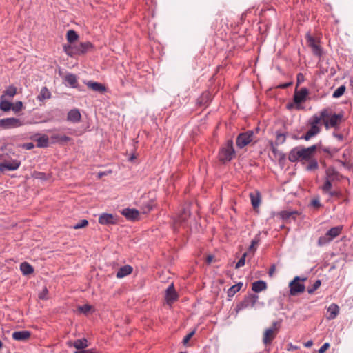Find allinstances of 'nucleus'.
Instances as JSON below:
<instances>
[{"label": "nucleus", "instance_id": "f257e3e1", "mask_svg": "<svg viewBox=\"0 0 353 353\" xmlns=\"http://www.w3.org/2000/svg\"><path fill=\"white\" fill-rule=\"evenodd\" d=\"M235 156V150L233 146V141L229 139L221 147L219 152V159L223 163L230 162Z\"/></svg>", "mask_w": 353, "mask_h": 353}, {"label": "nucleus", "instance_id": "f03ea898", "mask_svg": "<svg viewBox=\"0 0 353 353\" xmlns=\"http://www.w3.org/2000/svg\"><path fill=\"white\" fill-rule=\"evenodd\" d=\"M310 158L306 148L301 145L292 148L288 155L289 161L292 163L300 160H310Z\"/></svg>", "mask_w": 353, "mask_h": 353}, {"label": "nucleus", "instance_id": "7ed1b4c3", "mask_svg": "<svg viewBox=\"0 0 353 353\" xmlns=\"http://www.w3.org/2000/svg\"><path fill=\"white\" fill-rule=\"evenodd\" d=\"M259 299V296L256 294H248L245 296L244 299L240 301L235 308L238 313L239 311L246 309L249 307H253Z\"/></svg>", "mask_w": 353, "mask_h": 353}, {"label": "nucleus", "instance_id": "20e7f679", "mask_svg": "<svg viewBox=\"0 0 353 353\" xmlns=\"http://www.w3.org/2000/svg\"><path fill=\"white\" fill-rule=\"evenodd\" d=\"M305 280H306V278L301 279L298 276H295L294 279L289 283L290 294L292 296H296L298 294L303 292L305 287L304 284L301 283L300 281Z\"/></svg>", "mask_w": 353, "mask_h": 353}, {"label": "nucleus", "instance_id": "39448f33", "mask_svg": "<svg viewBox=\"0 0 353 353\" xmlns=\"http://www.w3.org/2000/svg\"><path fill=\"white\" fill-rule=\"evenodd\" d=\"M254 139V132L248 130L245 132L240 133L236 140V146L239 148H243L248 145Z\"/></svg>", "mask_w": 353, "mask_h": 353}, {"label": "nucleus", "instance_id": "423d86ee", "mask_svg": "<svg viewBox=\"0 0 353 353\" xmlns=\"http://www.w3.org/2000/svg\"><path fill=\"white\" fill-rule=\"evenodd\" d=\"M23 125V121L15 117H9L0 119V128L3 129H11L21 127Z\"/></svg>", "mask_w": 353, "mask_h": 353}, {"label": "nucleus", "instance_id": "0eeeda50", "mask_svg": "<svg viewBox=\"0 0 353 353\" xmlns=\"http://www.w3.org/2000/svg\"><path fill=\"white\" fill-rule=\"evenodd\" d=\"M343 114H333L330 113L328 118L323 119V124L326 130L330 128H334L335 130L339 128V123L341 121Z\"/></svg>", "mask_w": 353, "mask_h": 353}, {"label": "nucleus", "instance_id": "6e6552de", "mask_svg": "<svg viewBox=\"0 0 353 353\" xmlns=\"http://www.w3.org/2000/svg\"><path fill=\"white\" fill-rule=\"evenodd\" d=\"M305 38L308 46L312 49L313 54L321 57L323 55V50L321 46L318 43V41L309 33L306 34Z\"/></svg>", "mask_w": 353, "mask_h": 353}, {"label": "nucleus", "instance_id": "1a4fd4ad", "mask_svg": "<svg viewBox=\"0 0 353 353\" xmlns=\"http://www.w3.org/2000/svg\"><path fill=\"white\" fill-rule=\"evenodd\" d=\"M330 117V111L327 109H323L320 112V114H314L313 115L309 120L308 123L311 128H314L316 130H320L321 128L318 126V124L320 123L321 120L323 121V119L328 118Z\"/></svg>", "mask_w": 353, "mask_h": 353}, {"label": "nucleus", "instance_id": "9d476101", "mask_svg": "<svg viewBox=\"0 0 353 353\" xmlns=\"http://www.w3.org/2000/svg\"><path fill=\"white\" fill-rule=\"evenodd\" d=\"M190 216V209L188 208H183L174 220V227L185 226Z\"/></svg>", "mask_w": 353, "mask_h": 353}, {"label": "nucleus", "instance_id": "9b49d317", "mask_svg": "<svg viewBox=\"0 0 353 353\" xmlns=\"http://www.w3.org/2000/svg\"><path fill=\"white\" fill-rule=\"evenodd\" d=\"M21 165V161L17 159H12L11 161H2L0 164V172L4 173L6 171L17 170Z\"/></svg>", "mask_w": 353, "mask_h": 353}, {"label": "nucleus", "instance_id": "f8f14e48", "mask_svg": "<svg viewBox=\"0 0 353 353\" xmlns=\"http://www.w3.org/2000/svg\"><path fill=\"white\" fill-rule=\"evenodd\" d=\"M98 221L101 225H115L118 223V217L112 214L103 213L99 216Z\"/></svg>", "mask_w": 353, "mask_h": 353}, {"label": "nucleus", "instance_id": "ddd939ff", "mask_svg": "<svg viewBox=\"0 0 353 353\" xmlns=\"http://www.w3.org/2000/svg\"><path fill=\"white\" fill-rule=\"evenodd\" d=\"M309 91L306 88H302L299 90L296 89L294 94V102L296 104H300L306 100Z\"/></svg>", "mask_w": 353, "mask_h": 353}, {"label": "nucleus", "instance_id": "4468645a", "mask_svg": "<svg viewBox=\"0 0 353 353\" xmlns=\"http://www.w3.org/2000/svg\"><path fill=\"white\" fill-rule=\"evenodd\" d=\"M178 299V294L173 283H171L165 290V299L168 304H172Z\"/></svg>", "mask_w": 353, "mask_h": 353}, {"label": "nucleus", "instance_id": "2eb2a0df", "mask_svg": "<svg viewBox=\"0 0 353 353\" xmlns=\"http://www.w3.org/2000/svg\"><path fill=\"white\" fill-rule=\"evenodd\" d=\"M280 218L285 221L290 222L291 220H296V216L300 214L297 210H283L278 214Z\"/></svg>", "mask_w": 353, "mask_h": 353}, {"label": "nucleus", "instance_id": "dca6fc26", "mask_svg": "<svg viewBox=\"0 0 353 353\" xmlns=\"http://www.w3.org/2000/svg\"><path fill=\"white\" fill-rule=\"evenodd\" d=\"M121 214L128 220L136 221L139 218V212L134 208H125L122 210Z\"/></svg>", "mask_w": 353, "mask_h": 353}, {"label": "nucleus", "instance_id": "f3484780", "mask_svg": "<svg viewBox=\"0 0 353 353\" xmlns=\"http://www.w3.org/2000/svg\"><path fill=\"white\" fill-rule=\"evenodd\" d=\"M30 336L31 333L28 330L16 331L12 334V339L17 341H26Z\"/></svg>", "mask_w": 353, "mask_h": 353}, {"label": "nucleus", "instance_id": "a211bd4d", "mask_svg": "<svg viewBox=\"0 0 353 353\" xmlns=\"http://www.w3.org/2000/svg\"><path fill=\"white\" fill-rule=\"evenodd\" d=\"M81 115L78 109L74 108L68 113L67 121L73 123H79L81 121Z\"/></svg>", "mask_w": 353, "mask_h": 353}, {"label": "nucleus", "instance_id": "6ab92c4d", "mask_svg": "<svg viewBox=\"0 0 353 353\" xmlns=\"http://www.w3.org/2000/svg\"><path fill=\"white\" fill-rule=\"evenodd\" d=\"M276 337V333L274 332L273 328H268L265 330L263 337V342L265 345H270L272 343L274 339Z\"/></svg>", "mask_w": 353, "mask_h": 353}, {"label": "nucleus", "instance_id": "aec40b11", "mask_svg": "<svg viewBox=\"0 0 353 353\" xmlns=\"http://www.w3.org/2000/svg\"><path fill=\"white\" fill-rule=\"evenodd\" d=\"M85 83L89 88L92 89V90H94L95 92L103 93L106 91L105 86L101 83H98V82H95V81H88L85 82Z\"/></svg>", "mask_w": 353, "mask_h": 353}, {"label": "nucleus", "instance_id": "412c9836", "mask_svg": "<svg viewBox=\"0 0 353 353\" xmlns=\"http://www.w3.org/2000/svg\"><path fill=\"white\" fill-rule=\"evenodd\" d=\"M133 268L130 265H125L121 267L116 274L118 279L123 278L132 272Z\"/></svg>", "mask_w": 353, "mask_h": 353}, {"label": "nucleus", "instance_id": "4be33fe9", "mask_svg": "<svg viewBox=\"0 0 353 353\" xmlns=\"http://www.w3.org/2000/svg\"><path fill=\"white\" fill-rule=\"evenodd\" d=\"M77 55L83 54L86 53L90 49L93 48V45L89 42L81 43L79 46H77Z\"/></svg>", "mask_w": 353, "mask_h": 353}, {"label": "nucleus", "instance_id": "5701e85b", "mask_svg": "<svg viewBox=\"0 0 353 353\" xmlns=\"http://www.w3.org/2000/svg\"><path fill=\"white\" fill-rule=\"evenodd\" d=\"M327 313L328 315L327 316V319L328 320L334 319L339 313V306L335 303L331 304L327 309Z\"/></svg>", "mask_w": 353, "mask_h": 353}, {"label": "nucleus", "instance_id": "b1692460", "mask_svg": "<svg viewBox=\"0 0 353 353\" xmlns=\"http://www.w3.org/2000/svg\"><path fill=\"white\" fill-rule=\"evenodd\" d=\"M267 289V283L263 280L256 281L252 284V290L256 293Z\"/></svg>", "mask_w": 353, "mask_h": 353}, {"label": "nucleus", "instance_id": "393cba45", "mask_svg": "<svg viewBox=\"0 0 353 353\" xmlns=\"http://www.w3.org/2000/svg\"><path fill=\"white\" fill-rule=\"evenodd\" d=\"M70 345H72L77 350H84L85 348L88 347V342L85 338L77 339L72 343L70 342Z\"/></svg>", "mask_w": 353, "mask_h": 353}, {"label": "nucleus", "instance_id": "a878e982", "mask_svg": "<svg viewBox=\"0 0 353 353\" xmlns=\"http://www.w3.org/2000/svg\"><path fill=\"white\" fill-rule=\"evenodd\" d=\"M53 143H64L70 141L71 138L66 135H60L58 134H54L50 137Z\"/></svg>", "mask_w": 353, "mask_h": 353}, {"label": "nucleus", "instance_id": "bb28decb", "mask_svg": "<svg viewBox=\"0 0 353 353\" xmlns=\"http://www.w3.org/2000/svg\"><path fill=\"white\" fill-rule=\"evenodd\" d=\"M154 206H155L154 201L152 199H150L148 201L143 202L141 204V210L142 213L148 214V212H150L151 210H153Z\"/></svg>", "mask_w": 353, "mask_h": 353}, {"label": "nucleus", "instance_id": "cd10ccee", "mask_svg": "<svg viewBox=\"0 0 353 353\" xmlns=\"http://www.w3.org/2000/svg\"><path fill=\"white\" fill-rule=\"evenodd\" d=\"M65 82L71 88H77L78 81L77 76L74 74H68L64 77Z\"/></svg>", "mask_w": 353, "mask_h": 353}, {"label": "nucleus", "instance_id": "c85d7f7f", "mask_svg": "<svg viewBox=\"0 0 353 353\" xmlns=\"http://www.w3.org/2000/svg\"><path fill=\"white\" fill-rule=\"evenodd\" d=\"M320 151H322L327 154L328 157H332L335 154H336L339 149L336 148H332L329 146H324L321 143L320 144Z\"/></svg>", "mask_w": 353, "mask_h": 353}, {"label": "nucleus", "instance_id": "c756f323", "mask_svg": "<svg viewBox=\"0 0 353 353\" xmlns=\"http://www.w3.org/2000/svg\"><path fill=\"white\" fill-rule=\"evenodd\" d=\"M20 270L23 275H29L34 272V268L28 262H23L20 265Z\"/></svg>", "mask_w": 353, "mask_h": 353}, {"label": "nucleus", "instance_id": "7c9ffc66", "mask_svg": "<svg viewBox=\"0 0 353 353\" xmlns=\"http://www.w3.org/2000/svg\"><path fill=\"white\" fill-rule=\"evenodd\" d=\"M342 226H336V227H333L332 228H330L327 232V235L329 236L330 237V239H332L333 240L334 238H336V236H338L341 230H342Z\"/></svg>", "mask_w": 353, "mask_h": 353}, {"label": "nucleus", "instance_id": "2f4dec72", "mask_svg": "<svg viewBox=\"0 0 353 353\" xmlns=\"http://www.w3.org/2000/svg\"><path fill=\"white\" fill-rule=\"evenodd\" d=\"M250 197L251 203H252V207L254 209H256V208H258L259 206L260 203H261V196H260L259 192H256L255 194L250 193Z\"/></svg>", "mask_w": 353, "mask_h": 353}, {"label": "nucleus", "instance_id": "473e14b6", "mask_svg": "<svg viewBox=\"0 0 353 353\" xmlns=\"http://www.w3.org/2000/svg\"><path fill=\"white\" fill-rule=\"evenodd\" d=\"M320 132V130H316L314 127L310 128V130L303 136L300 137L301 139L309 141L312 137L316 136Z\"/></svg>", "mask_w": 353, "mask_h": 353}, {"label": "nucleus", "instance_id": "72a5a7b5", "mask_svg": "<svg viewBox=\"0 0 353 353\" xmlns=\"http://www.w3.org/2000/svg\"><path fill=\"white\" fill-rule=\"evenodd\" d=\"M51 97V92L46 87H43L40 91L39 94L37 96V99L40 101H43L46 99H48Z\"/></svg>", "mask_w": 353, "mask_h": 353}, {"label": "nucleus", "instance_id": "f704fd0d", "mask_svg": "<svg viewBox=\"0 0 353 353\" xmlns=\"http://www.w3.org/2000/svg\"><path fill=\"white\" fill-rule=\"evenodd\" d=\"M325 179H329L331 181L334 180L339 176V172L333 167H329L325 170Z\"/></svg>", "mask_w": 353, "mask_h": 353}, {"label": "nucleus", "instance_id": "c9c22d12", "mask_svg": "<svg viewBox=\"0 0 353 353\" xmlns=\"http://www.w3.org/2000/svg\"><path fill=\"white\" fill-rule=\"evenodd\" d=\"M48 143L49 139L47 135H42L37 139V144L39 148H47Z\"/></svg>", "mask_w": 353, "mask_h": 353}, {"label": "nucleus", "instance_id": "e433bc0d", "mask_svg": "<svg viewBox=\"0 0 353 353\" xmlns=\"http://www.w3.org/2000/svg\"><path fill=\"white\" fill-rule=\"evenodd\" d=\"M307 161L308 163L305 168L307 171H313L319 168V163L316 159L311 157L310 159Z\"/></svg>", "mask_w": 353, "mask_h": 353}, {"label": "nucleus", "instance_id": "4c0bfd02", "mask_svg": "<svg viewBox=\"0 0 353 353\" xmlns=\"http://www.w3.org/2000/svg\"><path fill=\"white\" fill-rule=\"evenodd\" d=\"M286 140V135L285 133L280 131L276 132L275 145H279L285 143Z\"/></svg>", "mask_w": 353, "mask_h": 353}, {"label": "nucleus", "instance_id": "58836bf2", "mask_svg": "<svg viewBox=\"0 0 353 353\" xmlns=\"http://www.w3.org/2000/svg\"><path fill=\"white\" fill-rule=\"evenodd\" d=\"M260 242V232H259L255 237L252 240L251 244L248 248L249 251L252 252L254 253V252L256 250V248L255 247Z\"/></svg>", "mask_w": 353, "mask_h": 353}, {"label": "nucleus", "instance_id": "ea45409f", "mask_svg": "<svg viewBox=\"0 0 353 353\" xmlns=\"http://www.w3.org/2000/svg\"><path fill=\"white\" fill-rule=\"evenodd\" d=\"M67 40L69 43H73L74 41H77L79 38V35L77 34V33L73 30H70L67 32Z\"/></svg>", "mask_w": 353, "mask_h": 353}, {"label": "nucleus", "instance_id": "a19ab883", "mask_svg": "<svg viewBox=\"0 0 353 353\" xmlns=\"http://www.w3.org/2000/svg\"><path fill=\"white\" fill-rule=\"evenodd\" d=\"M64 52L69 56L73 57L77 54V47L71 45H65L63 46Z\"/></svg>", "mask_w": 353, "mask_h": 353}, {"label": "nucleus", "instance_id": "79ce46f5", "mask_svg": "<svg viewBox=\"0 0 353 353\" xmlns=\"http://www.w3.org/2000/svg\"><path fill=\"white\" fill-rule=\"evenodd\" d=\"M12 103L6 100H1L0 110L3 112H8L12 109Z\"/></svg>", "mask_w": 353, "mask_h": 353}, {"label": "nucleus", "instance_id": "37998d69", "mask_svg": "<svg viewBox=\"0 0 353 353\" xmlns=\"http://www.w3.org/2000/svg\"><path fill=\"white\" fill-rule=\"evenodd\" d=\"M346 87L344 85L339 86L332 94L333 98H339L345 92Z\"/></svg>", "mask_w": 353, "mask_h": 353}, {"label": "nucleus", "instance_id": "c03bdc74", "mask_svg": "<svg viewBox=\"0 0 353 353\" xmlns=\"http://www.w3.org/2000/svg\"><path fill=\"white\" fill-rule=\"evenodd\" d=\"M332 241V239H330L329 236H327V234H325L324 236H320L319 238L317 244L319 246H323L329 243Z\"/></svg>", "mask_w": 353, "mask_h": 353}, {"label": "nucleus", "instance_id": "a18cd8bd", "mask_svg": "<svg viewBox=\"0 0 353 353\" xmlns=\"http://www.w3.org/2000/svg\"><path fill=\"white\" fill-rule=\"evenodd\" d=\"M321 284V280L318 279V280L315 281L311 287L307 288L308 294H313L320 287Z\"/></svg>", "mask_w": 353, "mask_h": 353}, {"label": "nucleus", "instance_id": "49530a36", "mask_svg": "<svg viewBox=\"0 0 353 353\" xmlns=\"http://www.w3.org/2000/svg\"><path fill=\"white\" fill-rule=\"evenodd\" d=\"M320 144H321V142H319L317 144H314L312 146H310L308 148H306L307 152H308L309 155L310 156V157H312L314 153L315 152V151L316 150H320Z\"/></svg>", "mask_w": 353, "mask_h": 353}, {"label": "nucleus", "instance_id": "de8ad7c7", "mask_svg": "<svg viewBox=\"0 0 353 353\" xmlns=\"http://www.w3.org/2000/svg\"><path fill=\"white\" fill-rule=\"evenodd\" d=\"M32 176L34 179H40V180H42V181H46V180H47L48 179V177L46 175V174L44 173V172H34L32 174Z\"/></svg>", "mask_w": 353, "mask_h": 353}, {"label": "nucleus", "instance_id": "09e8293b", "mask_svg": "<svg viewBox=\"0 0 353 353\" xmlns=\"http://www.w3.org/2000/svg\"><path fill=\"white\" fill-rule=\"evenodd\" d=\"M5 94L13 97L17 93V88L14 86H9L4 92Z\"/></svg>", "mask_w": 353, "mask_h": 353}, {"label": "nucleus", "instance_id": "8fccbe9b", "mask_svg": "<svg viewBox=\"0 0 353 353\" xmlns=\"http://www.w3.org/2000/svg\"><path fill=\"white\" fill-rule=\"evenodd\" d=\"M332 187V181L330 180L329 179H325V181L323 185L322 186V190L324 192H328L331 190Z\"/></svg>", "mask_w": 353, "mask_h": 353}, {"label": "nucleus", "instance_id": "3c124183", "mask_svg": "<svg viewBox=\"0 0 353 353\" xmlns=\"http://www.w3.org/2000/svg\"><path fill=\"white\" fill-rule=\"evenodd\" d=\"M247 252H245L243 254V255L241 256V257L240 258V259L239 260V261L236 263V265H235V268L236 269H238V268H240L243 266H244L245 263V258L247 256Z\"/></svg>", "mask_w": 353, "mask_h": 353}, {"label": "nucleus", "instance_id": "603ef678", "mask_svg": "<svg viewBox=\"0 0 353 353\" xmlns=\"http://www.w3.org/2000/svg\"><path fill=\"white\" fill-rule=\"evenodd\" d=\"M239 291V290H237V288L234 285L231 286L227 292L228 299L230 300V299L233 297L234 294Z\"/></svg>", "mask_w": 353, "mask_h": 353}, {"label": "nucleus", "instance_id": "864d4df0", "mask_svg": "<svg viewBox=\"0 0 353 353\" xmlns=\"http://www.w3.org/2000/svg\"><path fill=\"white\" fill-rule=\"evenodd\" d=\"M88 225V221L82 219L73 226L74 229H80L86 227Z\"/></svg>", "mask_w": 353, "mask_h": 353}, {"label": "nucleus", "instance_id": "5fc2aeb1", "mask_svg": "<svg viewBox=\"0 0 353 353\" xmlns=\"http://www.w3.org/2000/svg\"><path fill=\"white\" fill-rule=\"evenodd\" d=\"M23 108V103L21 101H17L14 104L12 103V109L14 112H18L21 110Z\"/></svg>", "mask_w": 353, "mask_h": 353}, {"label": "nucleus", "instance_id": "6e6d98bb", "mask_svg": "<svg viewBox=\"0 0 353 353\" xmlns=\"http://www.w3.org/2000/svg\"><path fill=\"white\" fill-rule=\"evenodd\" d=\"M78 310H79L81 312H82V313H83V314H88V313L90 311V310H91V306H90V305L85 304V305H81V306H79V307H78Z\"/></svg>", "mask_w": 353, "mask_h": 353}, {"label": "nucleus", "instance_id": "4d7b16f0", "mask_svg": "<svg viewBox=\"0 0 353 353\" xmlns=\"http://www.w3.org/2000/svg\"><path fill=\"white\" fill-rule=\"evenodd\" d=\"M270 145H271V149H272V152L275 155L279 154L280 156L281 159H284L285 155L282 152H281L279 150L276 149V148L275 147L274 143L272 142Z\"/></svg>", "mask_w": 353, "mask_h": 353}, {"label": "nucleus", "instance_id": "13d9d810", "mask_svg": "<svg viewBox=\"0 0 353 353\" xmlns=\"http://www.w3.org/2000/svg\"><path fill=\"white\" fill-rule=\"evenodd\" d=\"M311 205L314 208L318 209L322 206V204L321 203L319 198H315L312 200Z\"/></svg>", "mask_w": 353, "mask_h": 353}, {"label": "nucleus", "instance_id": "bf43d9fd", "mask_svg": "<svg viewBox=\"0 0 353 353\" xmlns=\"http://www.w3.org/2000/svg\"><path fill=\"white\" fill-rule=\"evenodd\" d=\"M195 332L194 331H192L191 332H190L189 334H188L183 339V343L184 345H186L188 341L190 340V339L193 336V335L194 334Z\"/></svg>", "mask_w": 353, "mask_h": 353}, {"label": "nucleus", "instance_id": "052dcab7", "mask_svg": "<svg viewBox=\"0 0 353 353\" xmlns=\"http://www.w3.org/2000/svg\"><path fill=\"white\" fill-rule=\"evenodd\" d=\"M330 343H324L318 350V353H324L329 347Z\"/></svg>", "mask_w": 353, "mask_h": 353}, {"label": "nucleus", "instance_id": "680f3d73", "mask_svg": "<svg viewBox=\"0 0 353 353\" xmlns=\"http://www.w3.org/2000/svg\"><path fill=\"white\" fill-rule=\"evenodd\" d=\"M296 79H297L296 86H298L300 83H301L302 82L304 81V79H305L304 75L302 73H299L297 74Z\"/></svg>", "mask_w": 353, "mask_h": 353}, {"label": "nucleus", "instance_id": "e2e57ef3", "mask_svg": "<svg viewBox=\"0 0 353 353\" xmlns=\"http://www.w3.org/2000/svg\"><path fill=\"white\" fill-rule=\"evenodd\" d=\"M332 136L341 141L344 139V136L342 134L336 133V132L332 133Z\"/></svg>", "mask_w": 353, "mask_h": 353}, {"label": "nucleus", "instance_id": "0e129e2a", "mask_svg": "<svg viewBox=\"0 0 353 353\" xmlns=\"http://www.w3.org/2000/svg\"><path fill=\"white\" fill-rule=\"evenodd\" d=\"M337 161L340 163L341 165L343 166L344 168H346L347 169L350 168V165L346 162V160H337Z\"/></svg>", "mask_w": 353, "mask_h": 353}, {"label": "nucleus", "instance_id": "69168bd1", "mask_svg": "<svg viewBox=\"0 0 353 353\" xmlns=\"http://www.w3.org/2000/svg\"><path fill=\"white\" fill-rule=\"evenodd\" d=\"M276 266L274 264L272 265L269 269L268 274L270 277H272L275 272Z\"/></svg>", "mask_w": 353, "mask_h": 353}, {"label": "nucleus", "instance_id": "338daca9", "mask_svg": "<svg viewBox=\"0 0 353 353\" xmlns=\"http://www.w3.org/2000/svg\"><path fill=\"white\" fill-rule=\"evenodd\" d=\"M34 147L32 143H27L24 145V148L27 150H31Z\"/></svg>", "mask_w": 353, "mask_h": 353}, {"label": "nucleus", "instance_id": "774afa93", "mask_svg": "<svg viewBox=\"0 0 353 353\" xmlns=\"http://www.w3.org/2000/svg\"><path fill=\"white\" fill-rule=\"evenodd\" d=\"M280 323H280V322H279V321H274V322H273V323H272V327L271 328H273V329H274V330H277V329H278V327L280 326Z\"/></svg>", "mask_w": 353, "mask_h": 353}]
</instances>
